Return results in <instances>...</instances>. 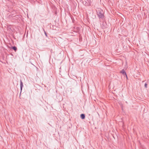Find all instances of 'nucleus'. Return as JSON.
I'll return each instance as SVG.
<instances>
[{
  "instance_id": "nucleus-1",
  "label": "nucleus",
  "mask_w": 149,
  "mask_h": 149,
  "mask_svg": "<svg viewBox=\"0 0 149 149\" xmlns=\"http://www.w3.org/2000/svg\"><path fill=\"white\" fill-rule=\"evenodd\" d=\"M97 15L100 18L103 19L104 17L103 11L100 9H98L96 10Z\"/></svg>"
},
{
  "instance_id": "nucleus-2",
  "label": "nucleus",
  "mask_w": 149,
  "mask_h": 149,
  "mask_svg": "<svg viewBox=\"0 0 149 149\" xmlns=\"http://www.w3.org/2000/svg\"><path fill=\"white\" fill-rule=\"evenodd\" d=\"M83 3L86 6H89L91 5V1L90 0H84Z\"/></svg>"
},
{
  "instance_id": "nucleus-3",
  "label": "nucleus",
  "mask_w": 149,
  "mask_h": 149,
  "mask_svg": "<svg viewBox=\"0 0 149 149\" xmlns=\"http://www.w3.org/2000/svg\"><path fill=\"white\" fill-rule=\"evenodd\" d=\"M107 24L106 23L103 22L101 24V26L102 29H104L107 28Z\"/></svg>"
},
{
  "instance_id": "nucleus-4",
  "label": "nucleus",
  "mask_w": 149,
  "mask_h": 149,
  "mask_svg": "<svg viewBox=\"0 0 149 149\" xmlns=\"http://www.w3.org/2000/svg\"><path fill=\"white\" fill-rule=\"evenodd\" d=\"M120 73H122L123 74V75H125L127 77V75L126 74V73L125 71L124 70V69H123L121 71Z\"/></svg>"
},
{
  "instance_id": "nucleus-5",
  "label": "nucleus",
  "mask_w": 149,
  "mask_h": 149,
  "mask_svg": "<svg viewBox=\"0 0 149 149\" xmlns=\"http://www.w3.org/2000/svg\"><path fill=\"white\" fill-rule=\"evenodd\" d=\"M20 89H21V91H22V88L23 86V83L22 82V80H20Z\"/></svg>"
},
{
  "instance_id": "nucleus-6",
  "label": "nucleus",
  "mask_w": 149,
  "mask_h": 149,
  "mask_svg": "<svg viewBox=\"0 0 149 149\" xmlns=\"http://www.w3.org/2000/svg\"><path fill=\"white\" fill-rule=\"evenodd\" d=\"M80 117L81 119H84L85 118V115L84 114H81L80 115Z\"/></svg>"
},
{
  "instance_id": "nucleus-7",
  "label": "nucleus",
  "mask_w": 149,
  "mask_h": 149,
  "mask_svg": "<svg viewBox=\"0 0 149 149\" xmlns=\"http://www.w3.org/2000/svg\"><path fill=\"white\" fill-rule=\"evenodd\" d=\"M11 48L13 49L15 51V52H16V51H17V47L15 46H13V47H12Z\"/></svg>"
},
{
  "instance_id": "nucleus-8",
  "label": "nucleus",
  "mask_w": 149,
  "mask_h": 149,
  "mask_svg": "<svg viewBox=\"0 0 149 149\" xmlns=\"http://www.w3.org/2000/svg\"><path fill=\"white\" fill-rule=\"evenodd\" d=\"M43 31H44V33H45V36H46V37H47V34L46 31H45V30L44 29H43Z\"/></svg>"
},
{
  "instance_id": "nucleus-9",
  "label": "nucleus",
  "mask_w": 149,
  "mask_h": 149,
  "mask_svg": "<svg viewBox=\"0 0 149 149\" xmlns=\"http://www.w3.org/2000/svg\"><path fill=\"white\" fill-rule=\"evenodd\" d=\"M147 84H146V83H145V87L146 88H147Z\"/></svg>"
},
{
  "instance_id": "nucleus-10",
  "label": "nucleus",
  "mask_w": 149,
  "mask_h": 149,
  "mask_svg": "<svg viewBox=\"0 0 149 149\" xmlns=\"http://www.w3.org/2000/svg\"><path fill=\"white\" fill-rule=\"evenodd\" d=\"M8 0L10 1L12 3H13V2H14L13 0Z\"/></svg>"
}]
</instances>
